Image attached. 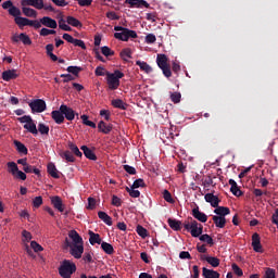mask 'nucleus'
Masks as SVG:
<instances>
[{"label": "nucleus", "instance_id": "nucleus-1", "mask_svg": "<svg viewBox=\"0 0 278 278\" xmlns=\"http://www.w3.org/2000/svg\"><path fill=\"white\" fill-rule=\"evenodd\" d=\"M184 228L186 231H189L192 238H199L203 235V225L194 220L192 217H189L188 220L184 223Z\"/></svg>", "mask_w": 278, "mask_h": 278}, {"label": "nucleus", "instance_id": "nucleus-2", "mask_svg": "<svg viewBox=\"0 0 278 278\" xmlns=\"http://www.w3.org/2000/svg\"><path fill=\"white\" fill-rule=\"evenodd\" d=\"M125 77V74L118 70L114 71V73L106 72V84L109 86V90H118L121 86V79Z\"/></svg>", "mask_w": 278, "mask_h": 278}, {"label": "nucleus", "instance_id": "nucleus-3", "mask_svg": "<svg viewBox=\"0 0 278 278\" xmlns=\"http://www.w3.org/2000/svg\"><path fill=\"white\" fill-rule=\"evenodd\" d=\"M114 31H119L114 34V38H116V40H122L123 42H127L129 38H138V33H136V30L123 26H115Z\"/></svg>", "mask_w": 278, "mask_h": 278}, {"label": "nucleus", "instance_id": "nucleus-4", "mask_svg": "<svg viewBox=\"0 0 278 278\" xmlns=\"http://www.w3.org/2000/svg\"><path fill=\"white\" fill-rule=\"evenodd\" d=\"M77 270V265L75 263L64 260L59 267V275L62 278H71V276Z\"/></svg>", "mask_w": 278, "mask_h": 278}, {"label": "nucleus", "instance_id": "nucleus-5", "mask_svg": "<svg viewBox=\"0 0 278 278\" xmlns=\"http://www.w3.org/2000/svg\"><path fill=\"white\" fill-rule=\"evenodd\" d=\"M156 64L165 77H172L173 72L170 71V65H168V56L166 54H157Z\"/></svg>", "mask_w": 278, "mask_h": 278}, {"label": "nucleus", "instance_id": "nucleus-6", "mask_svg": "<svg viewBox=\"0 0 278 278\" xmlns=\"http://www.w3.org/2000/svg\"><path fill=\"white\" fill-rule=\"evenodd\" d=\"M28 105L33 114H40L47 110V102H45L42 99L33 100Z\"/></svg>", "mask_w": 278, "mask_h": 278}, {"label": "nucleus", "instance_id": "nucleus-7", "mask_svg": "<svg viewBox=\"0 0 278 278\" xmlns=\"http://www.w3.org/2000/svg\"><path fill=\"white\" fill-rule=\"evenodd\" d=\"M60 110L64 116V118H66V121H75V110L71 109V106L66 105V104H62L60 106Z\"/></svg>", "mask_w": 278, "mask_h": 278}, {"label": "nucleus", "instance_id": "nucleus-8", "mask_svg": "<svg viewBox=\"0 0 278 278\" xmlns=\"http://www.w3.org/2000/svg\"><path fill=\"white\" fill-rule=\"evenodd\" d=\"M124 3L125 5H128V8H151L147 0H125Z\"/></svg>", "mask_w": 278, "mask_h": 278}, {"label": "nucleus", "instance_id": "nucleus-9", "mask_svg": "<svg viewBox=\"0 0 278 278\" xmlns=\"http://www.w3.org/2000/svg\"><path fill=\"white\" fill-rule=\"evenodd\" d=\"M70 253L75 260H81V255H84V243L73 244Z\"/></svg>", "mask_w": 278, "mask_h": 278}, {"label": "nucleus", "instance_id": "nucleus-10", "mask_svg": "<svg viewBox=\"0 0 278 278\" xmlns=\"http://www.w3.org/2000/svg\"><path fill=\"white\" fill-rule=\"evenodd\" d=\"M22 5H30L36 8V10H42L45 8L43 0H22Z\"/></svg>", "mask_w": 278, "mask_h": 278}, {"label": "nucleus", "instance_id": "nucleus-11", "mask_svg": "<svg viewBox=\"0 0 278 278\" xmlns=\"http://www.w3.org/2000/svg\"><path fill=\"white\" fill-rule=\"evenodd\" d=\"M41 25L43 27H49L50 29H58V22L49 16H43L40 18Z\"/></svg>", "mask_w": 278, "mask_h": 278}, {"label": "nucleus", "instance_id": "nucleus-12", "mask_svg": "<svg viewBox=\"0 0 278 278\" xmlns=\"http://www.w3.org/2000/svg\"><path fill=\"white\" fill-rule=\"evenodd\" d=\"M50 199L54 210H58V212H64V203L62 202V198H60V195H54Z\"/></svg>", "mask_w": 278, "mask_h": 278}, {"label": "nucleus", "instance_id": "nucleus-13", "mask_svg": "<svg viewBox=\"0 0 278 278\" xmlns=\"http://www.w3.org/2000/svg\"><path fill=\"white\" fill-rule=\"evenodd\" d=\"M192 216L197 220H200V223H207V215L205 213L199 211V206H197L192 210Z\"/></svg>", "mask_w": 278, "mask_h": 278}, {"label": "nucleus", "instance_id": "nucleus-14", "mask_svg": "<svg viewBox=\"0 0 278 278\" xmlns=\"http://www.w3.org/2000/svg\"><path fill=\"white\" fill-rule=\"evenodd\" d=\"M252 247L255 253H262V242L260 241V235L257 232L252 236Z\"/></svg>", "mask_w": 278, "mask_h": 278}, {"label": "nucleus", "instance_id": "nucleus-15", "mask_svg": "<svg viewBox=\"0 0 278 278\" xmlns=\"http://www.w3.org/2000/svg\"><path fill=\"white\" fill-rule=\"evenodd\" d=\"M204 199H205L206 203L211 204L212 207H218V204L220 203V199H218L213 193H206L204 195Z\"/></svg>", "mask_w": 278, "mask_h": 278}, {"label": "nucleus", "instance_id": "nucleus-16", "mask_svg": "<svg viewBox=\"0 0 278 278\" xmlns=\"http://www.w3.org/2000/svg\"><path fill=\"white\" fill-rule=\"evenodd\" d=\"M17 77L16 70H8L2 73L3 81H12V79H16Z\"/></svg>", "mask_w": 278, "mask_h": 278}, {"label": "nucleus", "instance_id": "nucleus-17", "mask_svg": "<svg viewBox=\"0 0 278 278\" xmlns=\"http://www.w3.org/2000/svg\"><path fill=\"white\" fill-rule=\"evenodd\" d=\"M80 151H83V153H84L85 157H87V160L97 162V154H94V152L92 150H90V148H88L87 146H81Z\"/></svg>", "mask_w": 278, "mask_h": 278}, {"label": "nucleus", "instance_id": "nucleus-18", "mask_svg": "<svg viewBox=\"0 0 278 278\" xmlns=\"http://www.w3.org/2000/svg\"><path fill=\"white\" fill-rule=\"evenodd\" d=\"M51 116L54 123H56V125H62V123H64V113H62L60 109L59 111L58 110L52 111Z\"/></svg>", "mask_w": 278, "mask_h": 278}, {"label": "nucleus", "instance_id": "nucleus-19", "mask_svg": "<svg viewBox=\"0 0 278 278\" xmlns=\"http://www.w3.org/2000/svg\"><path fill=\"white\" fill-rule=\"evenodd\" d=\"M202 276L204 278H220V274L214 269H208L207 267L202 268Z\"/></svg>", "mask_w": 278, "mask_h": 278}, {"label": "nucleus", "instance_id": "nucleus-20", "mask_svg": "<svg viewBox=\"0 0 278 278\" xmlns=\"http://www.w3.org/2000/svg\"><path fill=\"white\" fill-rule=\"evenodd\" d=\"M89 242L92 247H94V244H101L103 242V240L101 239V235L100 233H94L93 231H89Z\"/></svg>", "mask_w": 278, "mask_h": 278}, {"label": "nucleus", "instance_id": "nucleus-21", "mask_svg": "<svg viewBox=\"0 0 278 278\" xmlns=\"http://www.w3.org/2000/svg\"><path fill=\"white\" fill-rule=\"evenodd\" d=\"M229 186H230V192H232L235 197H242V190H240V187H238V182H236V180L230 179Z\"/></svg>", "mask_w": 278, "mask_h": 278}, {"label": "nucleus", "instance_id": "nucleus-22", "mask_svg": "<svg viewBox=\"0 0 278 278\" xmlns=\"http://www.w3.org/2000/svg\"><path fill=\"white\" fill-rule=\"evenodd\" d=\"M68 237L71 238V240H73L74 244H84V239L81 238V236H79L78 231L71 230L68 232Z\"/></svg>", "mask_w": 278, "mask_h": 278}, {"label": "nucleus", "instance_id": "nucleus-23", "mask_svg": "<svg viewBox=\"0 0 278 278\" xmlns=\"http://www.w3.org/2000/svg\"><path fill=\"white\" fill-rule=\"evenodd\" d=\"M98 218H100V220H103V223L105 225H108L109 227H112L113 223H112V217L110 215H108V213L100 211L98 212Z\"/></svg>", "mask_w": 278, "mask_h": 278}, {"label": "nucleus", "instance_id": "nucleus-24", "mask_svg": "<svg viewBox=\"0 0 278 278\" xmlns=\"http://www.w3.org/2000/svg\"><path fill=\"white\" fill-rule=\"evenodd\" d=\"M22 12L24 16H27L28 18H36L38 16V12L31 8H27L26 5H23Z\"/></svg>", "mask_w": 278, "mask_h": 278}, {"label": "nucleus", "instance_id": "nucleus-25", "mask_svg": "<svg viewBox=\"0 0 278 278\" xmlns=\"http://www.w3.org/2000/svg\"><path fill=\"white\" fill-rule=\"evenodd\" d=\"M21 40L23 45H31V39L25 33H21L20 36L13 37V42H18Z\"/></svg>", "mask_w": 278, "mask_h": 278}, {"label": "nucleus", "instance_id": "nucleus-26", "mask_svg": "<svg viewBox=\"0 0 278 278\" xmlns=\"http://www.w3.org/2000/svg\"><path fill=\"white\" fill-rule=\"evenodd\" d=\"M214 214H217V216L225 218L227 215L230 214V211L227 206H217L214 210Z\"/></svg>", "mask_w": 278, "mask_h": 278}, {"label": "nucleus", "instance_id": "nucleus-27", "mask_svg": "<svg viewBox=\"0 0 278 278\" xmlns=\"http://www.w3.org/2000/svg\"><path fill=\"white\" fill-rule=\"evenodd\" d=\"M48 173L50 176L53 177V179H60V172L55 167V164L53 163L48 164Z\"/></svg>", "mask_w": 278, "mask_h": 278}, {"label": "nucleus", "instance_id": "nucleus-28", "mask_svg": "<svg viewBox=\"0 0 278 278\" xmlns=\"http://www.w3.org/2000/svg\"><path fill=\"white\" fill-rule=\"evenodd\" d=\"M136 65L139 66L140 71H143V73L149 74L153 72V68L151 67V65H149L144 61H136Z\"/></svg>", "mask_w": 278, "mask_h": 278}, {"label": "nucleus", "instance_id": "nucleus-29", "mask_svg": "<svg viewBox=\"0 0 278 278\" xmlns=\"http://www.w3.org/2000/svg\"><path fill=\"white\" fill-rule=\"evenodd\" d=\"M170 229L174 231H181V222L173 218H168L167 220Z\"/></svg>", "mask_w": 278, "mask_h": 278}, {"label": "nucleus", "instance_id": "nucleus-30", "mask_svg": "<svg viewBox=\"0 0 278 278\" xmlns=\"http://www.w3.org/2000/svg\"><path fill=\"white\" fill-rule=\"evenodd\" d=\"M98 129L102 134H110V131H112V124L108 125V124H105V122L101 121L98 124Z\"/></svg>", "mask_w": 278, "mask_h": 278}, {"label": "nucleus", "instance_id": "nucleus-31", "mask_svg": "<svg viewBox=\"0 0 278 278\" xmlns=\"http://www.w3.org/2000/svg\"><path fill=\"white\" fill-rule=\"evenodd\" d=\"M213 222L219 229L225 228V225H227V219L225 217H218L216 215L213 216Z\"/></svg>", "mask_w": 278, "mask_h": 278}, {"label": "nucleus", "instance_id": "nucleus-32", "mask_svg": "<svg viewBox=\"0 0 278 278\" xmlns=\"http://www.w3.org/2000/svg\"><path fill=\"white\" fill-rule=\"evenodd\" d=\"M101 249L106 255H114V247L105 241L101 242Z\"/></svg>", "mask_w": 278, "mask_h": 278}, {"label": "nucleus", "instance_id": "nucleus-33", "mask_svg": "<svg viewBox=\"0 0 278 278\" xmlns=\"http://www.w3.org/2000/svg\"><path fill=\"white\" fill-rule=\"evenodd\" d=\"M24 129H27L29 134H33V136H38V128H36V123H34V119H31L30 123L25 124Z\"/></svg>", "mask_w": 278, "mask_h": 278}, {"label": "nucleus", "instance_id": "nucleus-34", "mask_svg": "<svg viewBox=\"0 0 278 278\" xmlns=\"http://www.w3.org/2000/svg\"><path fill=\"white\" fill-rule=\"evenodd\" d=\"M13 143H14V147L16 148V151H18V152L22 153L23 155H27L28 150H27V147H25V146L23 144V142H21V141H18V140H14Z\"/></svg>", "mask_w": 278, "mask_h": 278}, {"label": "nucleus", "instance_id": "nucleus-35", "mask_svg": "<svg viewBox=\"0 0 278 278\" xmlns=\"http://www.w3.org/2000/svg\"><path fill=\"white\" fill-rule=\"evenodd\" d=\"M112 105L113 108H117V110H127L128 104L125 103L123 100L121 99H114L112 100Z\"/></svg>", "mask_w": 278, "mask_h": 278}, {"label": "nucleus", "instance_id": "nucleus-36", "mask_svg": "<svg viewBox=\"0 0 278 278\" xmlns=\"http://www.w3.org/2000/svg\"><path fill=\"white\" fill-rule=\"evenodd\" d=\"M66 23H67V25H71L72 27H83L81 22L73 16H67Z\"/></svg>", "mask_w": 278, "mask_h": 278}, {"label": "nucleus", "instance_id": "nucleus-37", "mask_svg": "<svg viewBox=\"0 0 278 278\" xmlns=\"http://www.w3.org/2000/svg\"><path fill=\"white\" fill-rule=\"evenodd\" d=\"M8 166V173H11L13 177H16V173H18V165L14 162L7 163Z\"/></svg>", "mask_w": 278, "mask_h": 278}, {"label": "nucleus", "instance_id": "nucleus-38", "mask_svg": "<svg viewBox=\"0 0 278 278\" xmlns=\"http://www.w3.org/2000/svg\"><path fill=\"white\" fill-rule=\"evenodd\" d=\"M205 262H207V264L212 265L213 268H218V266H220V260H218V257L207 256V257H205Z\"/></svg>", "mask_w": 278, "mask_h": 278}, {"label": "nucleus", "instance_id": "nucleus-39", "mask_svg": "<svg viewBox=\"0 0 278 278\" xmlns=\"http://www.w3.org/2000/svg\"><path fill=\"white\" fill-rule=\"evenodd\" d=\"M68 149L72 151V153H74V155H76V157H81L83 153L79 151L77 144L68 142Z\"/></svg>", "mask_w": 278, "mask_h": 278}, {"label": "nucleus", "instance_id": "nucleus-40", "mask_svg": "<svg viewBox=\"0 0 278 278\" xmlns=\"http://www.w3.org/2000/svg\"><path fill=\"white\" fill-rule=\"evenodd\" d=\"M80 118L83 121V125H87V127H91L92 129H97V124L92 121H89L88 115H81Z\"/></svg>", "mask_w": 278, "mask_h": 278}, {"label": "nucleus", "instance_id": "nucleus-41", "mask_svg": "<svg viewBox=\"0 0 278 278\" xmlns=\"http://www.w3.org/2000/svg\"><path fill=\"white\" fill-rule=\"evenodd\" d=\"M60 155L63 160H66V162H75V156L71 151L61 152Z\"/></svg>", "mask_w": 278, "mask_h": 278}, {"label": "nucleus", "instance_id": "nucleus-42", "mask_svg": "<svg viewBox=\"0 0 278 278\" xmlns=\"http://www.w3.org/2000/svg\"><path fill=\"white\" fill-rule=\"evenodd\" d=\"M199 240L201 242H206V244H210V247H214V239L211 238L210 235L205 233V235H201L199 237Z\"/></svg>", "mask_w": 278, "mask_h": 278}, {"label": "nucleus", "instance_id": "nucleus-43", "mask_svg": "<svg viewBox=\"0 0 278 278\" xmlns=\"http://www.w3.org/2000/svg\"><path fill=\"white\" fill-rule=\"evenodd\" d=\"M15 24L20 27V29H23V27H27V17H16L14 18Z\"/></svg>", "mask_w": 278, "mask_h": 278}, {"label": "nucleus", "instance_id": "nucleus-44", "mask_svg": "<svg viewBox=\"0 0 278 278\" xmlns=\"http://www.w3.org/2000/svg\"><path fill=\"white\" fill-rule=\"evenodd\" d=\"M10 16H13L14 18H18L21 16V9L17 7H12L8 10Z\"/></svg>", "mask_w": 278, "mask_h": 278}, {"label": "nucleus", "instance_id": "nucleus-45", "mask_svg": "<svg viewBox=\"0 0 278 278\" xmlns=\"http://www.w3.org/2000/svg\"><path fill=\"white\" fill-rule=\"evenodd\" d=\"M122 60H124L125 62H127V58L131 59V49L129 48H125L121 51L119 53Z\"/></svg>", "mask_w": 278, "mask_h": 278}, {"label": "nucleus", "instance_id": "nucleus-46", "mask_svg": "<svg viewBox=\"0 0 278 278\" xmlns=\"http://www.w3.org/2000/svg\"><path fill=\"white\" fill-rule=\"evenodd\" d=\"M126 192H128L129 197L132 199H138L140 197V191L136 190V188L126 187Z\"/></svg>", "mask_w": 278, "mask_h": 278}, {"label": "nucleus", "instance_id": "nucleus-47", "mask_svg": "<svg viewBox=\"0 0 278 278\" xmlns=\"http://www.w3.org/2000/svg\"><path fill=\"white\" fill-rule=\"evenodd\" d=\"M37 131H39L41 136H49V126L41 123L38 125Z\"/></svg>", "mask_w": 278, "mask_h": 278}, {"label": "nucleus", "instance_id": "nucleus-48", "mask_svg": "<svg viewBox=\"0 0 278 278\" xmlns=\"http://www.w3.org/2000/svg\"><path fill=\"white\" fill-rule=\"evenodd\" d=\"M81 71H84V70L79 66H68L67 67V73L75 75V77H77L79 75V73H81Z\"/></svg>", "mask_w": 278, "mask_h": 278}, {"label": "nucleus", "instance_id": "nucleus-49", "mask_svg": "<svg viewBox=\"0 0 278 278\" xmlns=\"http://www.w3.org/2000/svg\"><path fill=\"white\" fill-rule=\"evenodd\" d=\"M131 188H147V184H144V179L138 178L134 181Z\"/></svg>", "mask_w": 278, "mask_h": 278}, {"label": "nucleus", "instance_id": "nucleus-50", "mask_svg": "<svg viewBox=\"0 0 278 278\" xmlns=\"http://www.w3.org/2000/svg\"><path fill=\"white\" fill-rule=\"evenodd\" d=\"M59 27L63 31H73V28L71 26H68V24H66V22L64 20L59 21Z\"/></svg>", "mask_w": 278, "mask_h": 278}, {"label": "nucleus", "instance_id": "nucleus-51", "mask_svg": "<svg viewBox=\"0 0 278 278\" xmlns=\"http://www.w3.org/2000/svg\"><path fill=\"white\" fill-rule=\"evenodd\" d=\"M94 74L97 77H105L108 76V71L103 66H98L94 71Z\"/></svg>", "mask_w": 278, "mask_h": 278}, {"label": "nucleus", "instance_id": "nucleus-52", "mask_svg": "<svg viewBox=\"0 0 278 278\" xmlns=\"http://www.w3.org/2000/svg\"><path fill=\"white\" fill-rule=\"evenodd\" d=\"M101 53L105 55V58H110L112 55H114V51L112 49H110V47L108 46H103L101 48Z\"/></svg>", "mask_w": 278, "mask_h": 278}, {"label": "nucleus", "instance_id": "nucleus-53", "mask_svg": "<svg viewBox=\"0 0 278 278\" xmlns=\"http://www.w3.org/2000/svg\"><path fill=\"white\" fill-rule=\"evenodd\" d=\"M156 40H157V37H155L154 34H148V35L146 36V39H144V41H146L147 45H155V41H156Z\"/></svg>", "mask_w": 278, "mask_h": 278}, {"label": "nucleus", "instance_id": "nucleus-54", "mask_svg": "<svg viewBox=\"0 0 278 278\" xmlns=\"http://www.w3.org/2000/svg\"><path fill=\"white\" fill-rule=\"evenodd\" d=\"M56 31L54 29H49V28H41V30L39 31V36H51V35H55Z\"/></svg>", "mask_w": 278, "mask_h": 278}, {"label": "nucleus", "instance_id": "nucleus-55", "mask_svg": "<svg viewBox=\"0 0 278 278\" xmlns=\"http://www.w3.org/2000/svg\"><path fill=\"white\" fill-rule=\"evenodd\" d=\"M232 271L235 273V275H237V277H242V275H244L242 268H240V266H238V264L236 263L232 264Z\"/></svg>", "mask_w": 278, "mask_h": 278}, {"label": "nucleus", "instance_id": "nucleus-56", "mask_svg": "<svg viewBox=\"0 0 278 278\" xmlns=\"http://www.w3.org/2000/svg\"><path fill=\"white\" fill-rule=\"evenodd\" d=\"M136 231L140 238H147V229L142 227L141 225H138L136 228Z\"/></svg>", "mask_w": 278, "mask_h": 278}, {"label": "nucleus", "instance_id": "nucleus-57", "mask_svg": "<svg viewBox=\"0 0 278 278\" xmlns=\"http://www.w3.org/2000/svg\"><path fill=\"white\" fill-rule=\"evenodd\" d=\"M170 100L173 103H180L181 101V93L180 92H173L170 94Z\"/></svg>", "mask_w": 278, "mask_h": 278}, {"label": "nucleus", "instance_id": "nucleus-58", "mask_svg": "<svg viewBox=\"0 0 278 278\" xmlns=\"http://www.w3.org/2000/svg\"><path fill=\"white\" fill-rule=\"evenodd\" d=\"M163 199L167 202V203H175V200H173V194H170L168 192V190H164L163 192Z\"/></svg>", "mask_w": 278, "mask_h": 278}, {"label": "nucleus", "instance_id": "nucleus-59", "mask_svg": "<svg viewBox=\"0 0 278 278\" xmlns=\"http://www.w3.org/2000/svg\"><path fill=\"white\" fill-rule=\"evenodd\" d=\"M31 249L35 251V253H40V251H43L42 245L36 241L30 242Z\"/></svg>", "mask_w": 278, "mask_h": 278}, {"label": "nucleus", "instance_id": "nucleus-60", "mask_svg": "<svg viewBox=\"0 0 278 278\" xmlns=\"http://www.w3.org/2000/svg\"><path fill=\"white\" fill-rule=\"evenodd\" d=\"M111 203L115 207H121V205H123V200H121V198H118L117 195H112V202Z\"/></svg>", "mask_w": 278, "mask_h": 278}, {"label": "nucleus", "instance_id": "nucleus-61", "mask_svg": "<svg viewBox=\"0 0 278 278\" xmlns=\"http://www.w3.org/2000/svg\"><path fill=\"white\" fill-rule=\"evenodd\" d=\"M275 275H276L275 269L268 267V268L265 270L264 278H275Z\"/></svg>", "mask_w": 278, "mask_h": 278}, {"label": "nucleus", "instance_id": "nucleus-62", "mask_svg": "<svg viewBox=\"0 0 278 278\" xmlns=\"http://www.w3.org/2000/svg\"><path fill=\"white\" fill-rule=\"evenodd\" d=\"M123 168L126 173H128V175H136V167L131 165H124Z\"/></svg>", "mask_w": 278, "mask_h": 278}, {"label": "nucleus", "instance_id": "nucleus-63", "mask_svg": "<svg viewBox=\"0 0 278 278\" xmlns=\"http://www.w3.org/2000/svg\"><path fill=\"white\" fill-rule=\"evenodd\" d=\"M18 123H26V125H28V123H31V116L29 115H24L22 117L17 118Z\"/></svg>", "mask_w": 278, "mask_h": 278}, {"label": "nucleus", "instance_id": "nucleus-64", "mask_svg": "<svg viewBox=\"0 0 278 278\" xmlns=\"http://www.w3.org/2000/svg\"><path fill=\"white\" fill-rule=\"evenodd\" d=\"M33 205L34 207H40V205H42V197H36L34 200H33Z\"/></svg>", "mask_w": 278, "mask_h": 278}]
</instances>
